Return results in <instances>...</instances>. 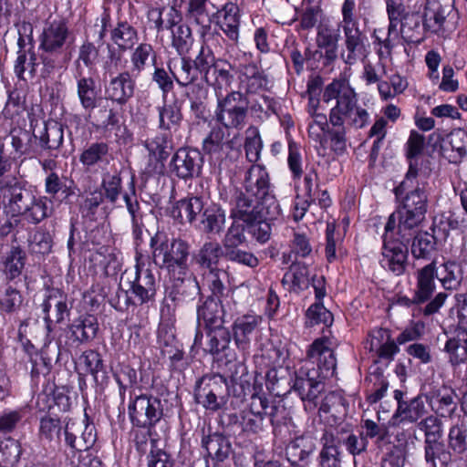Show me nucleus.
I'll return each mask as SVG.
<instances>
[{
	"label": "nucleus",
	"mask_w": 467,
	"mask_h": 467,
	"mask_svg": "<svg viewBox=\"0 0 467 467\" xmlns=\"http://www.w3.org/2000/svg\"><path fill=\"white\" fill-rule=\"evenodd\" d=\"M0 192L13 216H21L32 224H37L49 216L47 197H37L31 189L17 178H7Z\"/></svg>",
	"instance_id": "f257e3e1"
},
{
	"label": "nucleus",
	"mask_w": 467,
	"mask_h": 467,
	"mask_svg": "<svg viewBox=\"0 0 467 467\" xmlns=\"http://www.w3.org/2000/svg\"><path fill=\"white\" fill-rule=\"evenodd\" d=\"M400 189L408 191L401 208L398 210L399 232L404 237L406 232L417 227L424 220L428 206L424 182H420L418 170L411 164L397 192Z\"/></svg>",
	"instance_id": "f03ea898"
},
{
	"label": "nucleus",
	"mask_w": 467,
	"mask_h": 467,
	"mask_svg": "<svg viewBox=\"0 0 467 467\" xmlns=\"http://www.w3.org/2000/svg\"><path fill=\"white\" fill-rule=\"evenodd\" d=\"M336 101L329 114V123L334 127L329 131L331 140L337 150H343L344 142V118L356 105L357 99L354 89L345 78H338L328 84L323 92V101L329 103Z\"/></svg>",
	"instance_id": "7ed1b4c3"
},
{
	"label": "nucleus",
	"mask_w": 467,
	"mask_h": 467,
	"mask_svg": "<svg viewBox=\"0 0 467 467\" xmlns=\"http://www.w3.org/2000/svg\"><path fill=\"white\" fill-rule=\"evenodd\" d=\"M150 246L153 263L167 269L169 275L190 270L188 260L190 244L182 238H169L163 232H157L151 238Z\"/></svg>",
	"instance_id": "20e7f679"
},
{
	"label": "nucleus",
	"mask_w": 467,
	"mask_h": 467,
	"mask_svg": "<svg viewBox=\"0 0 467 467\" xmlns=\"http://www.w3.org/2000/svg\"><path fill=\"white\" fill-rule=\"evenodd\" d=\"M249 100L241 91H231L219 97L214 111L215 120L226 130L240 131L248 120Z\"/></svg>",
	"instance_id": "39448f33"
},
{
	"label": "nucleus",
	"mask_w": 467,
	"mask_h": 467,
	"mask_svg": "<svg viewBox=\"0 0 467 467\" xmlns=\"http://www.w3.org/2000/svg\"><path fill=\"white\" fill-rule=\"evenodd\" d=\"M128 412L132 425L147 430L148 435L151 436L163 417V404L158 397L140 394L130 399Z\"/></svg>",
	"instance_id": "423d86ee"
},
{
	"label": "nucleus",
	"mask_w": 467,
	"mask_h": 467,
	"mask_svg": "<svg viewBox=\"0 0 467 467\" xmlns=\"http://www.w3.org/2000/svg\"><path fill=\"white\" fill-rule=\"evenodd\" d=\"M280 206L275 204V209H271L265 203L263 199L236 192L232 202L230 217L242 220L244 223H251L260 219L262 216H269L275 219L280 214Z\"/></svg>",
	"instance_id": "0eeeda50"
},
{
	"label": "nucleus",
	"mask_w": 467,
	"mask_h": 467,
	"mask_svg": "<svg viewBox=\"0 0 467 467\" xmlns=\"http://www.w3.org/2000/svg\"><path fill=\"white\" fill-rule=\"evenodd\" d=\"M227 379L221 374L203 376L196 382L194 400L206 410L217 411L226 404Z\"/></svg>",
	"instance_id": "6e6552de"
},
{
	"label": "nucleus",
	"mask_w": 467,
	"mask_h": 467,
	"mask_svg": "<svg viewBox=\"0 0 467 467\" xmlns=\"http://www.w3.org/2000/svg\"><path fill=\"white\" fill-rule=\"evenodd\" d=\"M171 285L167 287V298L173 309L182 308L202 295L197 277L190 270L169 275Z\"/></svg>",
	"instance_id": "1a4fd4ad"
},
{
	"label": "nucleus",
	"mask_w": 467,
	"mask_h": 467,
	"mask_svg": "<svg viewBox=\"0 0 467 467\" xmlns=\"http://www.w3.org/2000/svg\"><path fill=\"white\" fill-rule=\"evenodd\" d=\"M242 192L263 199L272 210L279 204L274 193L266 169L258 164H253L245 172L244 191Z\"/></svg>",
	"instance_id": "9d476101"
},
{
	"label": "nucleus",
	"mask_w": 467,
	"mask_h": 467,
	"mask_svg": "<svg viewBox=\"0 0 467 467\" xmlns=\"http://www.w3.org/2000/svg\"><path fill=\"white\" fill-rule=\"evenodd\" d=\"M88 419L79 421L66 417V430L63 448L72 452L87 451L97 441L96 428L93 423L87 422Z\"/></svg>",
	"instance_id": "9b49d317"
},
{
	"label": "nucleus",
	"mask_w": 467,
	"mask_h": 467,
	"mask_svg": "<svg viewBox=\"0 0 467 467\" xmlns=\"http://www.w3.org/2000/svg\"><path fill=\"white\" fill-rule=\"evenodd\" d=\"M257 400L269 419L275 438L283 443L286 442L296 433V428L287 409L280 401L269 402L266 398Z\"/></svg>",
	"instance_id": "f8f14e48"
},
{
	"label": "nucleus",
	"mask_w": 467,
	"mask_h": 467,
	"mask_svg": "<svg viewBox=\"0 0 467 467\" xmlns=\"http://www.w3.org/2000/svg\"><path fill=\"white\" fill-rule=\"evenodd\" d=\"M135 277L130 282V292L136 306L152 305L156 300L159 280L153 271L144 264L135 265Z\"/></svg>",
	"instance_id": "ddd939ff"
},
{
	"label": "nucleus",
	"mask_w": 467,
	"mask_h": 467,
	"mask_svg": "<svg viewBox=\"0 0 467 467\" xmlns=\"http://www.w3.org/2000/svg\"><path fill=\"white\" fill-rule=\"evenodd\" d=\"M66 418L47 414L39 421L38 437L47 453L56 454L63 451Z\"/></svg>",
	"instance_id": "4468645a"
},
{
	"label": "nucleus",
	"mask_w": 467,
	"mask_h": 467,
	"mask_svg": "<svg viewBox=\"0 0 467 467\" xmlns=\"http://www.w3.org/2000/svg\"><path fill=\"white\" fill-rule=\"evenodd\" d=\"M202 164L203 157L200 150L192 148H180L173 154L170 168L175 176L186 181L199 176Z\"/></svg>",
	"instance_id": "2eb2a0df"
},
{
	"label": "nucleus",
	"mask_w": 467,
	"mask_h": 467,
	"mask_svg": "<svg viewBox=\"0 0 467 467\" xmlns=\"http://www.w3.org/2000/svg\"><path fill=\"white\" fill-rule=\"evenodd\" d=\"M261 397H253V401L249 410H243L241 415L236 413L229 415V422L238 425L242 431L250 434H259L266 428L265 410L259 405L258 400Z\"/></svg>",
	"instance_id": "dca6fc26"
},
{
	"label": "nucleus",
	"mask_w": 467,
	"mask_h": 467,
	"mask_svg": "<svg viewBox=\"0 0 467 467\" xmlns=\"http://www.w3.org/2000/svg\"><path fill=\"white\" fill-rule=\"evenodd\" d=\"M70 36L67 24L61 20H54L43 28L39 36V50L48 53H62Z\"/></svg>",
	"instance_id": "f3484780"
},
{
	"label": "nucleus",
	"mask_w": 467,
	"mask_h": 467,
	"mask_svg": "<svg viewBox=\"0 0 467 467\" xmlns=\"http://www.w3.org/2000/svg\"><path fill=\"white\" fill-rule=\"evenodd\" d=\"M136 78L129 71H122L111 78L105 85L106 98L118 105H125L134 96Z\"/></svg>",
	"instance_id": "a211bd4d"
},
{
	"label": "nucleus",
	"mask_w": 467,
	"mask_h": 467,
	"mask_svg": "<svg viewBox=\"0 0 467 467\" xmlns=\"http://www.w3.org/2000/svg\"><path fill=\"white\" fill-rule=\"evenodd\" d=\"M73 76L76 79L77 95L81 107L87 111L93 110L98 106L99 94L95 78L86 74L83 67L74 69Z\"/></svg>",
	"instance_id": "6ab92c4d"
},
{
	"label": "nucleus",
	"mask_w": 467,
	"mask_h": 467,
	"mask_svg": "<svg viewBox=\"0 0 467 467\" xmlns=\"http://www.w3.org/2000/svg\"><path fill=\"white\" fill-rule=\"evenodd\" d=\"M444 352L452 366L464 363L467 360V328L458 325L446 332Z\"/></svg>",
	"instance_id": "aec40b11"
},
{
	"label": "nucleus",
	"mask_w": 467,
	"mask_h": 467,
	"mask_svg": "<svg viewBox=\"0 0 467 467\" xmlns=\"http://www.w3.org/2000/svg\"><path fill=\"white\" fill-rule=\"evenodd\" d=\"M415 275L416 286L414 296L412 297V303L420 305L430 300L435 292V277L439 279L436 263L432 261L425 266L418 269Z\"/></svg>",
	"instance_id": "412c9836"
},
{
	"label": "nucleus",
	"mask_w": 467,
	"mask_h": 467,
	"mask_svg": "<svg viewBox=\"0 0 467 467\" xmlns=\"http://www.w3.org/2000/svg\"><path fill=\"white\" fill-rule=\"evenodd\" d=\"M380 265L383 268L388 269L396 275L404 273L408 250L406 246L400 241H385L383 243Z\"/></svg>",
	"instance_id": "4be33fe9"
},
{
	"label": "nucleus",
	"mask_w": 467,
	"mask_h": 467,
	"mask_svg": "<svg viewBox=\"0 0 467 467\" xmlns=\"http://www.w3.org/2000/svg\"><path fill=\"white\" fill-rule=\"evenodd\" d=\"M68 339L79 346L92 341L99 330L98 318L93 315H84L73 320L68 326Z\"/></svg>",
	"instance_id": "5701e85b"
},
{
	"label": "nucleus",
	"mask_w": 467,
	"mask_h": 467,
	"mask_svg": "<svg viewBox=\"0 0 467 467\" xmlns=\"http://www.w3.org/2000/svg\"><path fill=\"white\" fill-rule=\"evenodd\" d=\"M224 310L220 299L213 296H207L206 299L197 306L198 327L203 326L206 330L219 328L224 324Z\"/></svg>",
	"instance_id": "b1692460"
},
{
	"label": "nucleus",
	"mask_w": 467,
	"mask_h": 467,
	"mask_svg": "<svg viewBox=\"0 0 467 467\" xmlns=\"http://www.w3.org/2000/svg\"><path fill=\"white\" fill-rule=\"evenodd\" d=\"M205 204L200 197L192 196L176 202L171 210V216L180 223H194L199 222Z\"/></svg>",
	"instance_id": "393cba45"
},
{
	"label": "nucleus",
	"mask_w": 467,
	"mask_h": 467,
	"mask_svg": "<svg viewBox=\"0 0 467 467\" xmlns=\"http://www.w3.org/2000/svg\"><path fill=\"white\" fill-rule=\"evenodd\" d=\"M452 6L441 5L438 0H427L424 11V26L436 34H443L447 27V17Z\"/></svg>",
	"instance_id": "a878e982"
},
{
	"label": "nucleus",
	"mask_w": 467,
	"mask_h": 467,
	"mask_svg": "<svg viewBox=\"0 0 467 467\" xmlns=\"http://www.w3.org/2000/svg\"><path fill=\"white\" fill-rule=\"evenodd\" d=\"M262 322V317L256 315H244L237 317L233 324L234 343L242 351L250 348L251 336Z\"/></svg>",
	"instance_id": "bb28decb"
},
{
	"label": "nucleus",
	"mask_w": 467,
	"mask_h": 467,
	"mask_svg": "<svg viewBox=\"0 0 467 467\" xmlns=\"http://www.w3.org/2000/svg\"><path fill=\"white\" fill-rule=\"evenodd\" d=\"M226 222L225 211L216 203L205 205L196 226L206 234L219 235Z\"/></svg>",
	"instance_id": "cd10ccee"
},
{
	"label": "nucleus",
	"mask_w": 467,
	"mask_h": 467,
	"mask_svg": "<svg viewBox=\"0 0 467 467\" xmlns=\"http://www.w3.org/2000/svg\"><path fill=\"white\" fill-rule=\"evenodd\" d=\"M42 311L45 315L50 314L55 323H61L70 313L67 306V296L59 289H47L45 299L41 305Z\"/></svg>",
	"instance_id": "c85d7f7f"
},
{
	"label": "nucleus",
	"mask_w": 467,
	"mask_h": 467,
	"mask_svg": "<svg viewBox=\"0 0 467 467\" xmlns=\"http://www.w3.org/2000/svg\"><path fill=\"white\" fill-rule=\"evenodd\" d=\"M157 111L158 128L161 131L171 133L180 130L183 120L182 103L180 101L164 102L163 105L157 107Z\"/></svg>",
	"instance_id": "c756f323"
},
{
	"label": "nucleus",
	"mask_w": 467,
	"mask_h": 467,
	"mask_svg": "<svg viewBox=\"0 0 467 467\" xmlns=\"http://www.w3.org/2000/svg\"><path fill=\"white\" fill-rule=\"evenodd\" d=\"M223 129V126L212 129L202 142V150L217 159L223 158L229 150L234 149V140L237 138V135H234L233 139H227Z\"/></svg>",
	"instance_id": "7c9ffc66"
},
{
	"label": "nucleus",
	"mask_w": 467,
	"mask_h": 467,
	"mask_svg": "<svg viewBox=\"0 0 467 467\" xmlns=\"http://www.w3.org/2000/svg\"><path fill=\"white\" fill-rule=\"evenodd\" d=\"M315 449V442L310 436H300L289 442L285 449V455L292 465L304 467Z\"/></svg>",
	"instance_id": "2f4dec72"
},
{
	"label": "nucleus",
	"mask_w": 467,
	"mask_h": 467,
	"mask_svg": "<svg viewBox=\"0 0 467 467\" xmlns=\"http://www.w3.org/2000/svg\"><path fill=\"white\" fill-rule=\"evenodd\" d=\"M38 140V146L41 150L54 151L58 150L64 141V129L57 121L51 120L44 124L43 130L37 136L34 134Z\"/></svg>",
	"instance_id": "473e14b6"
},
{
	"label": "nucleus",
	"mask_w": 467,
	"mask_h": 467,
	"mask_svg": "<svg viewBox=\"0 0 467 467\" xmlns=\"http://www.w3.org/2000/svg\"><path fill=\"white\" fill-rule=\"evenodd\" d=\"M202 446L215 462H222L227 459L232 451L231 443L227 437L220 433H213L202 440Z\"/></svg>",
	"instance_id": "72a5a7b5"
},
{
	"label": "nucleus",
	"mask_w": 467,
	"mask_h": 467,
	"mask_svg": "<svg viewBox=\"0 0 467 467\" xmlns=\"http://www.w3.org/2000/svg\"><path fill=\"white\" fill-rule=\"evenodd\" d=\"M240 84L246 93H257L268 87V79L265 73L254 64L244 66L240 74Z\"/></svg>",
	"instance_id": "f704fd0d"
},
{
	"label": "nucleus",
	"mask_w": 467,
	"mask_h": 467,
	"mask_svg": "<svg viewBox=\"0 0 467 467\" xmlns=\"http://www.w3.org/2000/svg\"><path fill=\"white\" fill-rule=\"evenodd\" d=\"M110 39L120 51H127L137 44L139 33L128 21H119L110 31Z\"/></svg>",
	"instance_id": "c9c22d12"
},
{
	"label": "nucleus",
	"mask_w": 467,
	"mask_h": 467,
	"mask_svg": "<svg viewBox=\"0 0 467 467\" xmlns=\"http://www.w3.org/2000/svg\"><path fill=\"white\" fill-rule=\"evenodd\" d=\"M109 147L108 143L97 141L88 144L79 155L80 163L87 169L109 164Z\"/></svg>",
	"instance_id": "e433bc0d"
},
{
	"label": "nucleus",
	"mask_w": 467,
	"mask_h": 467,
	"mask_svg": "<svg viewBox=\"0 0 467 467\" xmlns=\"http://www.w3.org/2000/svg\"><path fill=\"white\" fill-rule=\"evenodd\" d=\"M167 66L180 87H187L198 79L200 72L196 69L192 60L186 55L181 57L179 67L171 60L168 62Z\"/></svg>",
	"instance_id": "4c0bfd02"
},
{
	"label": "nucleus",
	"mask_w": 467,
	"mask_h": 467,
	"mask_svg": "<svg viewBox=\"0 0 467 467\" xmlns=\"http://www.w3.org/2000/svg\"><path fill=\"white\" fill-rule=\"evenodd\" d=\"M365 348L369 351H377L379 357L382 358H391L399 349L395 342L389 339V332L385 329L374 330Z\"/></svg>",
	"instance_id": "58836bf2"
},
{
	"label": "nucleus",
	"mask_w": 467,
	"mask_h": 467,
	"mask_svg": "<svg viewBox=\"0 0 467 467\" xmlns=\"http://www.w3.org/2000/svg\"><path fill=\"white\" fill-rule=\"evenodd\" d=\"M26 254L18 246H12L3 256L1 270L5 279L13 281L19 277L25 266Z\"/></svg>",
	"instance_id": "ea45409f"
},
{
	"label": "nucleus",
	"mask_w": 467,
	"mask_h": 467,
	"mask_svg": "<svg viewBox=\"0 0 467 467\" xmlns=\"http://www.w3.org/2000/svg\"><path fill=\"white\" fill-rule=\"evenodd\" d=\"M404 33L403 28L398 29L397 27L388 26V32L386 37H382L379 34H383L382 29H375L374 36L375 43L379 46L377 54L379 61L383 59H391L392 50L398 44L400 35Z\"/></svg>",
	"instance_id": "a19ab883"
},
{
	"label": "nucleus",
	"mask_w": 467,
	"mask_h": 467,
	"mask_svg": "<svg viewBox=\"0 0 467 467\" xmlns=\"http://www.w3.org/2000/svg\"><path fill=\"white\" fill-rule=\"evenodd\" d=\"M143 145L150 156L162 162L167 160L173 148L171 133L166 131L158 133L154 137L148 138Z\"/></svg>",
	"instance_id": "79ce46f5"
},
{
	"label": "nucleus",
	"mask_w": 467,
	"mask_h": 467,
	"mask_svg": "<svg viewBox=\"0 0 467 467\" xmlns=\"http://www.w3.org/2000/svg\"><path fill=\"white\" fill-rule=\"evenodd\" d=\"M454 398L453 391L445 387L426 395V400H428L432 410L442 417L453 411L455 408Z\"/></svg>",
	"instance_id": "37998d69"
},
{
	"label": "nucleus",
	"mask_w": 467,
	"mask_h": 467,
	"mask_svg": "<svg viewBox=\"0 0 467 467\" xmlns=\"http://www.w3.org/2000/svg\"><path fill=\"white\" fill-rule=\"evenodd\" d=\"M38 67L36 51L26 53L16 52V59L14 63V72L19 80L27 81L33 79L36 75Z\"/></svg>",
	"instance_id": "c03bdc74"
},
{
	"label": "nucleus",
	"mask_w": 467,
	"mask_h": 467,
	"mask_svg": "<svg viewBox=\"0 0 467 467\" xmlns=\"http://www.w3.org/2000/svg\"><path fill=\"white\" fill-rule=\"evenodd\" d=\"M426 402V395H418L407 403H400L393 419L400 417L402 420L415 422L427 412Z\"/></svg>",
	"instance_id": "a18cd8bd"
},
{
	"label": "nucleus",
	"mask_w": 467,
	"mask_h": 467,
	"mask_svg": "<svg viewBox=\"0 0 467 467\" xmlns=\"http://www.w3.org/2000/svg\"><path fill=\"white\" fill-rule=\"evenodd\" d=\"M102 196L111 204H115L122 194V178L120 172L105 171L101 176L100 187Z\"/></svg>",
	"instance_id": "49530a36"
},
{
	"label": "nucleus",
	"mask_w": 467,
	"mask_h": 467,
	"mask_svg": "<svg viewBox=\"0 0 467 467\" xmlns=\"http://www.w3.org/2000/svg\"><path fill=\"white\" fill-rule=\"evenodd\" d=\"M207 335L210 338L208 346L211 354L217 357L222 355L226 358L227 353L234 352L229 347L232 338L231 333L223 326L207 330Z\"/></svg>",
	"instance_id": "de8ad7c7"
},
{
	"label": "nucleus",
	"mask_w": 467,
	"mask_h": 467,
	"mask_svg": "<svg viewBox=\"0 0 467 467\" xmlns=\"http://www.w3.org/2000/svg\"><path fill=\"white\" fill-rule=\"evenodd\" d=\"M233 79L234 75L231 74L229 68L220 67L219 64L203 78L205 83L214 89L217 99L219 97H224L223 92L231 86Z\"/></svg>",
	"instance_id": "09e8293b"
},
{
	"label": "nucleus",
	"mask_w": 467,
	"mask_h": 467,
	"mask_svg": "<svg viewBox=\"0 0 467 467\" xmlns=\"http://www.w3.org/2000/svg\"><path fill=\"white\" fill-rule=\"evenodd\" d=\"M150 60L152 62L156 60V52L153 47L149 43H140L130 55L131 67L128 71L138 78L146 68Z\"/></svg>",
	"instance_id": "8fccbe9b"
},
{
	"label": "nucleus",
	"mask_w": 467,
	"mask_h": 467,
	"mask_svg": "<svg viewBox=\"0 0 467 467\" xmlns=\"http://www.w3.org/2000/svg\"><path fill=\"white\" fill-rule=\"evenodd\" d=\"M218 367L223 372L222 375L225 379H230L231 383L243 381V378L247 375V368L244 362L236 359L234 352L227 353V357L223 358H218Z\"/></svg>",
	"instance_id": "3c124183"
},
{
	"label": "nucleus",
	"mask_w": 467,
	"mask_h": 467,
	"mask_svg": "<svg viewBox=\"0 0 467 467\" xmlns=\"http://www.w3.org/2000/svg\"><path fill=\"white\" fill-rule=\"evenodd\" d=\"M439 281L446 290H456L460 287L463 279L462 267L459 263L448 261L441 265L438 272Z\"/></svg>",
	"instance_id": "603ef678"
},
{
	"label": "nucleus",
	"mask_w": 467,
	"mask_h": 467,
	"mask_svg": "<svg viewBox=\"0 0 467 467\" xmlns=\"http://www.w3.org/2000/svg\"><path fill=\"white\" fill-rule=\"evenodd\" d=\"M221 256H223V247L218 242H205L196 255V262L207 270L217 268Z\"/></svg>",
	"instance_id": "864d4df0"
},
{
	"label": "nucleus",
	"mask_w": 467,
	"mask_h": 467,
	"mask_svg": "<svg viewBox=\"0 0 467 467\" xmlns=\"http://www.w3.org/2000/svg\"><path fill=\"white\" fill-rule=\"evenodd\" d=\"M301 388L305 392L303 400L306 410L317 412V415H320L321 400L319 395L321 389H319V381L313 378H307L302 381Z\"/></svg>",
	"instance_id": "5fc2aeb1"
},
{
	"label": "nucleus",
	"mask_w": 467,
	"mask_h": 467,
	"mask_svg": "<svg viewBox=\"0 0 467 467\" xmlns=\"http://www.w3.org/2000/svg\"><path fill=\"white\" fill-rule=\"evenodd\" d=\"M443 148L446 151L451 150L450 158L453 161L462 159L467 154V133L462 129L450 132L444 140Z\"/></svg>",
	"instance_id": "6e6d98bb"
},
{
	"label": "nucleus",
	"mask_w": 467,
	"mask_h": 467,
	"mask_svg": "<svg viewBox=\"0 0 467 467\" xmlns=\"http://www.w3.org/2000/svg\"><path fill=\"white\" fill-rule=\"evenodd\" d=\"M223 17L221 24L222 30L234 41L239 36L240 15L239 7L234 3H228L224 5Z\"/></svg>",
	"instance_id": "4d7b16f0"
},
{
	"label": "nucleus",
	"mask_w": 467,
	"mask_h": 467,
	"mask_svg": "<svg viewBox=\"0 0 467 467\" xmlns=\"http://www.w3.org/2000/svg\"><path fill=\"white\" fill-rule=\"evenodd\" d=\"M326 334L323 328V378H332L336 375L337 359L334 348L337 346V340L331 336V331Z\"/></svg>",
	"instance_id": "13d9d810"
},
{
	"label": "nucleus",
	"mask_w": 467,
	"mask_h": 467,
	"mask_svg": "<svg viewBox=\"0 0 467 467\" xmlns=\"http://www.w3.org/2000/svg\"><path fill=\"white\" fill-rule=\"evenodd\" d=\"M282 281L284 284H289L295 291L308 287L310 279L307 267L304 264L293 262Z\"/></svg>",
	"instance_id": "bf43d9fd"
},
{
	"label": "nucleus",
	"mask_w": 467,
	"mask_h": 467,
	"mask_svg": "<svg viewBox=\"0 0 467 467\" xmlns=\"http://www.w3.org/2000/svg\"><path fill=\"white\" fill-rule=\"evenodd\" d=\"M171 47L175 48L180 57L187 55L192 46L193 37L189 26L182 24L178 27L172 28Z\"/></svg>",
	"instance_id": "052dcab7"
},
{
	"label": "nucleus",
	"mask_w": 467,
	"mask_h": 467,
	"mask_svg": "<svg viewBox=\"0 0 467 467\" xmlns=\"http://www.w3.org/2000/svg\"><path fill=\"white\" fill-rule=\"evenodd\" d=\"M424 451L428 467H447L451 461L450 451L441 442L425 444Z\"/></svg>",
	"instance_id": "680f3d73"
},
{
	"label": "nucleus",
	"mask_w": 467,
	"mask_h": 467,
	"mask_svg": "<svg viewBox=\"0 0 467 467\" xmlns=\"http://www.w3.org/2000/svg\"><path fill=\"white\" fill-rule=\"evenodd\" d=\"M78 366L93 376L96 383L99 382V373L103 371V359L99 352L93 349L84 351L78 358Z\"/></svg>",
	"instance_id": "e2e57ef3"
},
{
	"label": "nucleus",
	"mask_w": 467,
	"mask_h": 467,
	"mask_svg": "<svg viewBox=\"0 0 467 467\" xmlns=\"http://www.w3.org/2000/svg\"><path fill=\"white\" fill-rule=\"evenodd\" d=\"M21 447L19 442L10 437L0 439V467H12L20 458Z\"/></svg>",
	"instance_id": "0e129e2a"
},
{
	"label": "nucleus",
	"mask_w": 467,
	"mask_h": 467,
	"mask_svg": "<svg viewBox=\"0 0 467 467\" xmlns=\"http://www.w3.org/2000/svg\"><path fill=\"white\" fill-rule=\"evenodd\" d=\"M233 222L227 229L224 238L223 240V247L229 248L234 246H240L247 242L244 234L247 232V223L242 220L232 218Z\"/></svg>",
	"instance_id": "69168bd1"
},
{
	"label": "nucleus",
	"mask_w": 467,
	"mask_h": 467,
	"mask_svg": "<svg viewBox=\"0 0 467 467\" xmlns=\"http://www.w3.org/2000/svg\"><path fill=\"white\" fill-rule=\"evenodd\" d=\"M67 178L59 176L57 172L48 173L45 178V192L51 198L56 199L57 194H64V200L71 196L74 192L66 183Z\"/></svg>",
	"instance_id": "338daca9"
},
{
	"label": "nucleus",
	"mask_w": 467,
	"mask_h": 467,
	"mask_svg": "<svg viewBox=\"0 0 467 467\" xmlns=\"http://www.w3.org/2000/svg\"><path fill=\"white\" fill-rule=\"evenodd\" d=\"M386 12L389 26L398 28L400 25L404 29V22L410 13L403 0H386Z\"/></svg>",
	"instance_id": "774afa93"
}]
</instances>
